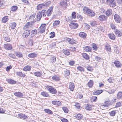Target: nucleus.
<instances>
[{"instance_id": "nucleus-1", "label": "nucleus", "mask_w": 122, "mask_h": 122, "mask_svg": "<svg viewBox=\"0 0 122 122\" xmlns=\"http://www.w3.org/2000/svg\"><path fill=\"white\" fill-rule=\"evenodd\" d=\"M109 6L114 7L116 5V3L115 0H106Z\"/></svg>"}, {"instance_id": "nucleus-2", "label": "nucleus", "mask_w": 122, "mask_h": 122, "mask_svg": "<svg viewBox=\"0 0 122 122\" xmlns=\"http://www.w3.org/2000/svg\"><path fill=\"white\" fill-rule=\"evenodd\" d=\"M48 90L49 92L52 94H55L57 92L56 90L51 86L49 87Z\"/></svg>"}, {"instance_id": "nucleus-3", "label": "nucleus", "mask_w": 122, "mask_h": 122, "mask_svg": "<svg viewBox=\"0 0 122 122\" xmlns=\"http://www.w3.org/2000/svg\"><path fill=\"white\" fill-rule=\"evenodd\" d=\"M30 33V30H27L24 31L22 35V36L23 38H27L29 35Z\"/></svg>"}, {"instance_id": "nucleus-4", "label": "nucleus", "mask_w": 122, "mask_h": 122, "mask_svg": "<svg viewBox=\"0 0 122 122\" xmlns=\"http://www.w3.org/2000/svg\"><path fill=\"white\" fill-rule=\"evenodd\" d=\"M69 26L71 28L75 29L78 27V25L77 23L72 22L69 25Z\"/></svg>"}, {"instance_id": "nucleus-5", "label": "nucleus", "mask_w": 122, "mask_h": 122, "mask_svg": "<svg viewBox=\"0 0 122 122\" xmlns=\"http://www.w3.org/2000/svg\"><path fill=\"white\" fill-rule=\"evenodd\" d=\"M4 48L6 49L10 50L12 49V46L11 45L8 43L5 44L4 45Z\"/></svg>"}, {"instance_id": "nucleus-6", "label": "nucleus", "mask_w": 122, "mask_h": 122, "mask_svg": "<svg viewBox=\"0 0 122 122\" xmlns=\"http://www.w3.org/2000/svg\"><path fill=\"white\" fill-rule=\"evenodd\" d=\"M19 117L21 119H26L28 118V117L24 114L19 113L18 114Z\"/></svg>"}, {"instance_id": "nucleus-7", "label": "nucleus", "mask_w": 122, "mask_h": 122, "mask_svg": "<svg viewBox=\"0 0 122 122\" xmlns=\"http://www.w3.org/2000/svg\"><path fill=\"white\" fill-rule=\"evenodd\" d=\"M114 18L115 21L117 23H120V22L121 18L117 14H115L114 16Z\"/></svg>"}, {"instance_id": "nucleus-8", "label": "nucleus", "mask_w": 122, "mask_h": 122, "mask_svg": "<svg viewBox=\"0 0 122 122\" xmlns=\"http://www.w3.org/2000/svg\"><path fill=\"white\" fill-rule=\"evenodd\" d=\"M87 14L89 16L93 17L95 15V13L93 12V10L90 9L87 13Z\"/></svg>"}, {"instance_id": "nucleus-9", "label": "nucleus", "mask_w": 122, "mask_h": 122, "mask_svg": "<svg viewBox=\"0 0 122 122\" xmlns=\"http://www.w3.org/2000/svg\"><path fill=\"white\" fill-rule=\"evenodd\" d=\"M107 17L105 15H102L100 16L98 18L99 20L100 21H104L106 20Z\"/></svg>"}, {"instance_id": "nucleus-10", "label": "nucleus", "mask_w": 122, "mask_h": 122, "mask_svg": "<svg viewBox=\"0 0 122 122\" xmlns=\"http://www.w3.org/2000/svg\"><path fill=\"white\" fill-rule=\"evenodd\" d=\"M14 95L15 96L19 98H21L23 96V94L20 92H16L14 93Z\"/></svg>"}, {"instance_id": "nucleus-11", "label": "nucleus", "mask_w": 122, "mask_h": 122, "mask_svg": "<svg viewBox=\"0 0 122 122\" xmlns=\"http://www.w3.org/2000/svg\"><path fill=\"white\" fill-rule=\"evenodd\" d=\"M53 8V6H51L47 10V15L48 16H50L52 13Z\"/></svg>"}, {"instance_id": "nucleus-12", "label": "nucleus", "mask_w": 122, "mask_h": 122, "mask_svg": "<svg viewBox=\"0 0 122 122\" xmlns=\"http://www.w3.org/2000/svg\"><path fill=\"white\" fill-rule=\"evenodd\" d=\"M75 86L73 82H70L69 85V88L70 90L72 91H73L74 89Z\"/></svg>"}, {"instance_id": "nucleus-13", "label": "nucleus", "mask_w": 122, "mask_h": 122, "mask_svg": "<svg viewBox=\"0 0 122 122\" xmlns=\"http://www.w3.org/2000/svg\"><path fill=\"white\" fill-rule=\"evenodd\" d=\"M103 92L102 90H96L94 92L93 94L94 95H98L101 94Z\"/></svg>"}, {"instance_id": "nucleus-14", "label": "nucleus", "mask_w": 122, "mask_h": 122, "mask_svg": "<svg viewBox=\"0 0 122 122\" xmlns=\"http://www.w3.org/2000/svg\"><path fill=\"white\" fill-rule=\"evenodd\" d=\"M42 73L41 71H37L34 73V75L37 77H41L42 75Z\"/></svg>"}, {"instance_id": "nucleus-15", "label": "nucleus", "mask_w": 122, "mask_h": 122, "mask_svg": "<svg viewBox=\"0 0 122 122\" xmlns=\"http://www.w3.org/2000/svg\"><path fill=\"white\" fill-rule=\"evenodd\" d=\"M114 32L117 36L120 37L122 36V33L119 30H115Z\"/></svg>"}, {"instance_id": "nucleus-16", "label": "nucleus", "mask_w": 122, "mask_h": 122, "mask_svg": "<svg viewBox=\"0 0 122 122\" xmlns=\"http://www.w3.org/2000/svg\"><path fill=\"white\" fill-rule=\"evenodd\" d=\"M84 50L86 52H88L91 51L92 49L89 46H86L83 47Z\"/></svg>"}, {"instance_id": "nucleus-17", "label": "nucleus", "mask_w": 122, "mask_h": 122, "mask_svg": "<svg viewBox=\"0 0 122 122\" xmlns=\"http://www.w3.org/2000/svg\"><path fill=\"white\" fill-rule=\"evenodd\" d=\"M114 63L117 67H120L121 66V64L118 61H115Z\"/></svg>"}, {"instance_id": "nucleus-18", "label": "nucleus", "mask_w": 122, "mask_h": 122, "mask_svg": "<svg viewBox=\"0 0 122 122\" xmlns=\"http://www.w3.org/2000/svg\"><path fill=\"white\" fill-rule=\"evenodd\" d=\"M109 37L112 40H114L115 39V37L114 35L112 33H110L108 35Z\"/></svg>"}, {"instance_id": "nucleus-19", "label": "nucleus", "mask_w": 122, "mask_h": 122, "mask_svg": "<svg viewBox=\"0 0 122 122\" xmlns=\"http://www.w3.org/2000/svg\"><path fill=\"white\" fill-rule=\"evenodd\" d=\"M52 103L53 104L55 105L60 106L61 105V102L58 101H53L52 102Z\"/></svg>"}, {"instance_id": "nucleus-20", "label": "nucleus", "mask_w": 122, "mask_h": 122, "mask_svg": "<svg viewBox=\"0 0 122 122\" xmlns=\"http://www.w3.org/2000/svg\"><path fill=\"white\" fill-rule=\"evenodd\" d=\"M37 34V30H34L31 31V34L30 35L31 38H32Z\"/></svg>"}, {"instance_id": "nucleus-21", "label": "nucleus", "mask_w": 122, "mask_h": 122, "mask_svg": "<svg viewBox=\"0 0 122 122\" xmlns=\"http://www.w3.org/2000/svg\"><path fill=\"white\" fill-rule=\"evenodd\" d=\"M31 67L29 66H27L24 67L23 70L24 71H29L30 70Z\"/></svg>"}, {"instance_id": "nucleus-22", "label": "nucleus", "mask_w": 122, "mask_h": 122, "mask_svg": "<svg viewBox=\"0 0 122 122\" xmlns=\"http://www.w3.org/2000/svg\"><path fill=\"white\" fill-rule=\"evenodd\" d=\"M7 81L8 83L12 84H15L16 82V81L11 79H8Z\"/></svg>"}, {"instance_id": "nucleus-23", "label": "nucleus", "mask_w": 122, "mask_h": 122, "mask_svg": "<svg viewBox=\"0 0 122 122\" xmlns=\"http://www.w3.org/2000/svg\"><path fill=\"white\" fill-rule=\"evenodd\" d=\"M64 72L65 75L66 77L69 76L70 75V71L69 70L66 69L64 70Z\"/></svg>"}, {"instance_id": "nucleus-24", "label": "nucleus", "mask_w": 122, "mask_h": 122, "mask_svg": "<svg viewBox=\"0 0 122 122\" xmlns=\"http://www.w3.org/2000/svg\"><path fill=\"white\" fill-rule=\"evenodd\" d=\"M37 56L36 54L34 53H31L29 54L28 55V56L30 58H34L36 57Z\"/></svg>"}, {"instance_id": "nucleus-25", "label": "nucleus", "mask_w": 122, "mask_h": 122, "mask_svg": "<svg viewBox=\"0 0 122 122\" xmlns=\"http://www.w3.org/2000/svg\"><path fill=\"white\" fill-rule=\"evenodd\" d=\"M79 35L81 37L84 38L86 37L87 35L85 33L82 32L79 33Z\"/></svg>"}, {"instance_id": "nucleus-26", "label": "nucleus", "mask_w": 122, "mask_h": 122, "mask_svg": "<svg viewBox=\"0 0 122 122\" xmlns=\"http://www.w3.org/2000/svg\"><path fill=\"white\" fill-rule=\"evenodd\" d=\"M105 47L107 51H108L110 52H111V48L110 45L107 44L105 46Z\"/></svg>"}, {"instance_id": "nucleus-27", "label": "nucleus", "mask_w": 122, "mask_h": 122, "mask_svg": "<svg viewBox=\"0 0 122 122\" xmlns=\"http://www.w3.org/2000/svg\"><path fill=\"white\" fill-rule=\"evenodd\" d=\"M44 111L45 112L50 114H52L53 113L49 109H45Z\"/></svg>"}, {"instance_id": "nucleus-28", "label": "nucleus", "mask_w": 122, "mask_h": 122, "mask_svg": "<svg viewBox=\"0 0 122 122\" xmlns=\"http://www.w3.org/2000/svg\"><path fill=\"white\" fill-rule=\"evenodd\" d=\"M63 52L65 55L68 56L70 54V52L66 49H63Z\"/></svg>"}, {"instance_id": "nucleus-29", "label": "nucleus", "mask_w": 122, "mask_h": 122, "mask_svg": "<svg viewBox=\"0 0 122 122\" xmlns=\"http://www.w3.org/2000/svg\"><path fill=\"white\" fill-rule=\"evenodd\" d=\"M82 56L83 58L86 60L89 59V57L88 55L85 53H83Z\"/></svg>"}, {"instance_id": "nucleus-30", "label": "nucleus", "mask_w": 122, "mask_h": 122, "mask_svg": "<svg viewBox=\"0 0 122 122\" xmlns=\"http://www.w3.org/2000/svg\"><path fill=\"white\" fill-rule=\"evenodd\" d=\"M41 94L44 97H49V94L45 92H41Z\"/></svg>"}, {"instance_id": "nucleus-31", "label": "nucleus", "mask_w": 122, "mask_h": 122, "mask_svg": "<svg viewBox=\"0 0 122 122\" xmlns=\"http://www.w3.org/2000/svg\"><path fill=\"white\" fill-rule=\"evenodd\" d=\"M50 61L52 63H55L56 61V57L54 56H51L50 59Z\"/></svg>"}, {"instance_id": "nucleus-32", "label": "nucleus", "mask_w": 122, "mask_h": 122, "mask_svg": "<svg viewBox=\"0 0 122 122\" xmlns=\"http://www.w3.org/2000/svg\"><path fill=\"white\" fill-rule=\"evenodd\" d=\"M112 10L108 9L106 11V14L107 16H109L112 14Z\"/></svg>"}, {"instance_id": "nucleus-33", "label": "nucleus", "mask_w": 122, "mask_h": 122, "mask_svg": "<svg viewBox=\"0 0 122 122\" xmlns=\"http://www.w3.org/2000/svg\"><path fill=\"white\" fill-rule=\"evenodd\" d=\"M15 54L16 56L18 58H21L23 57V55L21 52H17L15 53Z\"/></svg>"}, {"instance_id": "nucleus-34", "label": "nucleus", "mask_w": 122, "mask_h": 122, "mask_svg": "<svg viewBox=\"0 0 122 122\" xmlns=\"http://www.w3.org/2000/svg\"><path fill=\"white\" fill-rule=\"evenodd\" d=\"M60 5L61 6H66L67 5V2L65 1H61L60 3Z\"/></svg>"}, {"instance_id": "nucleus-35", "label": "nucleus", "mask_w": 122, "mask_h": 122, "mask_svg": "<svg viewBox=\"0 0 122 122\" xmlns=\"http://www.w3.org/2000/svg\"><path fill=\"white\" fill-rule=\"evenodd\" d=\"M40 13L42 15H43L44 17H45L46 16V11L45 10H43L41 12H40Z\"/></svg>"}, {"instance_id": "nucleus-36", "label": "nucleus", "mask_w": 122, "mask_h": 122, "mask_svg": "<svg viewBox=\"0 0 122 122\" xmlns=\"http://www.w3.org/2000/svg\"><path fill=\"white\" fill-rule=\"evenodd\" d=\"M8 17L7 16L4 17L2 20V21L3 23H5L8 20Z\"/></svg>"}, {"instance_id": "nucleus-37", "label": "nucleus", "mask_w": 122, "mask_h": 122, "mask_svg": "<svg viewBox=\"0 0 122 122\" xmlns=\"http://www.w3.org/2000/svg\"><path fill=\"white\" fill-rule=\"evenodd\" d=\"M18 8V7L17 6H13L11 7V10L12 11L15 12L16 10Z\"/></svg>"}, {"instance_id": "nucleus-38", "label": "nucleus", "mask_w": 122, "mask_h": 122, "mask_svg": "<svg viewBox=\"0 0 122 122\" xmlns=\"http://www.w3.org/2000/svg\"><path fill=\"white\" fill-rule=\"evenodd\" d=\"M122 97V92H119L117 94V98L119 99H121Z\"/></svg>"}, {"instance_id": "nucleus-39", "label": "nucleus", "mask_w": 122, "mask_h": 122, "mask_svg": "<svg viewBox=\"0 0 122 122\" xmlns=\"http://www.w3.org/2000/svg\"><path fill=\"white\" fill-rule=\"evenodd\" d=\"M85 107V109L87 110H90L92 109V107L90 105L87 104Z\"/></svg>"}, {"instance_id": "nucleus-40", "label": "nucleus", "mask_w": 122, "mask_h": 122, "mask_svg": "<svg viewBox=\"0 0 122 122\" xmlns=\"http://www.w3.org/2000/svg\"><path fill=\"white\" fill-rule=\"evenodd\" d=\"M42 16V15L41 14V13H40V12H39L38 13L37 19V20L38 21H40Z\"/></svg>"}, {"instance_id": "nucleus-41", "label": "nucleus", "mask_w": 122, "mask_h": 122, "mask_svg": "<svg viewBox=\"0 0 122 122\" xmlns=\"http://www.w3.org/2000/svg\"><path fill=\"white\" fill-rule=\"evenodd\" d=\"M90 9L88 7L85 6L83 8V11L84 12L86 13L87 14Z\"/></svg>"}, {"instance_id": "nucleus-42", "label": "nucleus", "mask_w": 122, "mask_h": 122, "mask_svg": "<svg viewBox=\"0 0 122 122\" xmlns=\"http://www.w3.org/2000/svg\"><path fill=\"white\" fill-rule=\"evenodd\" d=\"M93 81L91 80L89 81L87 84L88 86L90 87H91L93 86Z\"/></svg>"}, {"instance_id": "nucleus-43", "label": "nucleus", "mask_w": 122, "mask_h": 122, "mask_svg": "<svg viewBox=\"0 0 122 122\" xmlns=\"http://www.w3.org/2000/svg\"><path fill=\"white\" fill-rule=\"evenodd\" d=\"M116 111H113L109 112L110 115L111 116H114L116 113Z\"/></svg>"}, {"instance_id": "nucleus-44", "label": "nucleus", "mask_w": 122, "mask_h": 122, "mask_svg": "<svg viewBox=\"0 0 122 122\" xmlns=\"http://www.w3.org/2000/svg\"><path fill=\"white\" fill-rule=\"evenodd\" d=\"M92 48H93V49L97 51V45L94 43H93L92 44Z\"/></svg>"}, {"instance_id": "nucleus-45", "label": "nucleus", "mask_w": 122, "mask_h": 122, "mask_svg": "<svg viewBox=\"0 0 122 122\" xmlns=\"http://www.w3.org/2000/svg\"><path fill=\"white\" fill-rule=\"evenodd\" d=\"M16 25V24L15 22H13L11 23V28L12 29H15Z\"/></svg>"}, {"instance_id": "nucleus-46", "label": "nucleus", "mask_w": 122, "mask_h": 122, "mask_svg": "<svg viewBox=\"0 0 122 122\" xmlns=\"http://www.w3.org/2000/svg\"><path fill=\"white\" fill-rule=\"evenodd\" d=\"M82 115L81 114H78L76 115V117L78 120L80 119L82 117Z\"/></svg>"}, {"instance_id": "nucleus-47", "label": "nucleus", "mask_w": 122, "mask_h": 122, "mask_svg": "<svg viewBox=\"0 0 122 122\" xmlns=\"http://www.w3.org/2000/svg\"><path fill=\"white\" fill-rule=\"evenodd\" d=\"M60 23V21L59 20L55 21L53 23V25L54 26H56L57 25H58Z\"/></svg>"}, {"instance_id": "nucleus-48", "label": "nucleus", "mask_w": 122, "mask_h": 122, "mask_svg": "<svg viewBox=\"0 0 122 122\" xmlns=\"http://www.w3.org/2000/svg\"><path fill=\"white\" fill-rule=\"evenodd\" d=\"M110 26L112 29H114L115 30L116 29V26L113 23H112L110 25Z\"/></svg>"}, {"instance_id": "nucleus-49", "label": "nucleus", "mask_w": 122, "mask_h": 122, "mask_svg": "<svg viewBox=\"0 0 122 122\" xmlns=\"http://www.w3.org/2000/svg\"><path fill=\"white\" fill-rule=\"evenodd\" d=\"M30 23L28 22L24 26V29H27V28L29 27V26L30 25Z\"/></svg>"}, {"instance_id": "nucleus-50", "label": "nucleus", "mask_w": 122, "mask_h": 122, "mask_svg": "<svg viewBox=\"0 0 122 122\" xmlns=\"http://www.w3.org/2000/svg\"><path fill=\"white\" fill-rule=\"evenodd\" d=\"M62 109L64 112L65 113H67L68 112V110L66 107H63Z\"/></svg>"}, {"instance_id": "nucleus-51", "label": "nucleus", "mask_w": 122, "mask_h": 122, "mask_svg": "<svg viewBox=\"0 0 122 122\" xmlns=\"http://www.w3.org/2000/svg\"><path fill=\"white\" fill-rule=\"evenodd\" d=\"M52 78L53 80H55V81H58L60 80L59 78L56 76H53Z\"/></svg>"}, {"instance_id": "nucleus-52", "label": "nucleus", "mask_w": 122, "mask_h": 122, "mask_svg": "<svg viewBox=\"0 0 122 122\" xmlns=\"http://www.w3.org/2000/svg\"><path fill=\"white\" fill-rule=\"evenodd\" d=\"M76 12H73L72 13L71 16L72 18L75 19L76 18Z\"/></svg>"}, {"instance_id": "nucleus-53", "label": "nucleus", "mask_w": 122, "mask_h": 122, "mask_svg": "<svg viewBox=\"0 0 122 122\" xmlns=\"http://www.w3.org/2000/svg\"><path fill=\"white\" fill-rule=\"evenodd\" d=\"M95 60L98 61H100L101 60L102 58L98 56H96L95 57Z\"/></svg>"}, {"instance_id": "nucleus-54", "label": "nucleus", "mask_w": 122, "mask_h": 122, "mask_svg": "<svg viewBox=\"0 0 122 122\" xmlns=\"http://www.w3.org/2000/svg\"><path fill=\"white\" fill-rule=\"evenodd\" d=\"M77 69L81 71H84V69L81 66L78 67H77Z\"/></svg>"}, {"instance_id": "nucleus-55", "label": "nucleus", "mask_w": 122, "mask_h": 122, "mask_svg": "<svg viewBox=\"0 0 122 122\" xmlns=\"http://www.w3.org/2000/svg\"><path fill=\"white\" fill-rule=\"evenodd\" d=\"M90 24L92 26H94L97 25V24L96 21H92L90 23Z\"/></svg>"}, {"instance_id": "nucleus-56", "label": "nucleus", "mask_w": 122, "mask_h": 122, "mask_svg": "<svg viewBox=\"0 0 122 122\" xmlns=\"http://www.w3.org/2000/svg\"><path fill=\"white\" fill-rule=\"evenodd\" d=\"M50 35H51L50 36V37L51 38L54 37L55 36V33L54 32H52L50 33Z\"/></svg>"}, {"instance_id": "nucleus-57", "label": "nucleus", "mask_w": 122, "mask_h": 122, "mask_svg": "<svg viewBox=\"0 0 122 122\" xmlns=\"http://www.w3.org/2000/svg\"><path fill=\"white\" fill-rule=\"evenodd\" d=\"M122 105V103L121 102H118L116 104V105L115 106V107H120Z\"/></svg>"}, {"instance_id": "nucleus-58", "label": "nucleus", "mask_w": 122, "mask_h": 122, "mask_svg": "<svg viewBox=\"0 0 122 122\" xmlns=\"http://www.w3.org/2000/svg\"><path fill=\"white\" fill-rule=\"evenodd\" d=\"M4 40L6 41L7 42H10L11 40L10 37H5L4 38Z\"/></svg>"}, {"instance_id": "nucleus-59", "label": "nucleus", "mask_w": 122, "mask_h": 122, "mask_svg": "<svg viewBox=\"0 0 122 122\" xmlns=\"http://www.w3.org/2000/svg\"><path fill=\"white\" fill-rule=\"evenodd\" d=\"M86 69L88 71H92L93 70V69L92 67L90 66H89L87 67Z\"/></svg>"}, {"instance_id": "nucleus-60", "label": "nucleus", "mask_w": 122, "mask_h": 122, "mask_svg": "<svg viewBox=\"0 0 122 122\" xmlns=\"http://www.w3.org/2000/svg\"><path fill=\"white\" fill-rule=\"evenodd\" d=\"M41 30L40 31V32L41 33H43L45 31V28H40Z\"/></svg>"}, {"instance_id": "nucleus-61", "label": "nucleus", "mask_w": 122, "mask_h": 122, "mask_svg": "<svg viewBox=\"0 0 122 122\" xmlns=\"http://www.w3.org/2000/svg\"><path fill=\"white\" fill-rule=\"evenodd\" d=\"M12 68V66L11 65L7 66L6 67V70L7 71H8Z\"/></svg>"}, {"instance_id": "nucleus-62", "label": "nucleus", "mask_w": 122, "mask_h": 122, "mask_svg": "<svg viewBox=\"0 0 122 122\" xmlns=\"http://www.w3.org/2000/svg\"><path fill=\"white\" fill-rule=\"evenodd\" d=\"M69 50L73 52V51H75L76 50V48L74 47H71L69 48Z\"/></svg>"}, {"instance_id": "nucleus-63", "label": "nucleus", "mask_w": 122, "mask_h": 122, "mask_svg": "<svg viewBox=\"0 0 122 122\" xmlns=\"http://www.w3.org/2000/svg\"><path fill=\"white\" fill-rule=\"evenodd\" d=\"M61 121L62 122H68V120L65 118L62 119H61Z\"/></svg>"}, {"instance_id": "nucleus-64", "label": "nucleus", "mask_w": 122, "mask_h": 122, "mask_svg": "<svg viewBox=\"0 0 122 122\" xmlns=\"http://www.w3.org/2000/svg\"><path fill=\"white\" fill-rule=\"evenodd\" d=\"M42 7V5L41 4L39 5L37 7V8L38 10L41 9Z\"/></svg>"}]
</instances>
